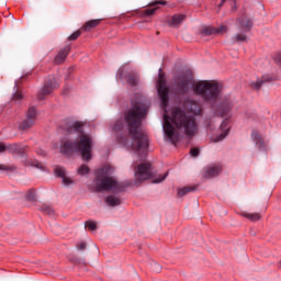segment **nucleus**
Masks as SVG:
<instances>
[{
    "label": "nucleus",
    "instance_id": "nucleus-37",
    "mask_svg": "<svg viewBox=\"0 0 281 281\" xmlns=\"http://www.w3.org/2000/svg\"><path fill=\"white\" fill-rule=\"evenodd\" d=\"M41 211L43 212V214H48V216L54 215V209H52L50 206H42Z\"/></svg>",
    "mask_w": 281,
    "mask_h": 281
},
{
    "label": "nucleus",
    "instance_id": "nucleus-27",
    "mask_svg": "<svg viewBox=\"0 0 281 281\" xmlns=\"http://www.w3.org/2000/svg\"><path fill=\"white\" fill-rule=\"evenodd\" d=\"M90 172H91V169L87 165H81L77 170V173L80 175V177H85Z\"/></svg>",
    "mask_w": 281,
    "mask_h": 281
},
{
    "label": "nucleus",
    "instance_id": "nucleus-15",
    "mask_svg": "<svg viewBox=\"0 0 281 281\" xmlns=\"http://www.w3.org/2000/svg\"><path fill=\"white\" fill-rule=\"evenodd\" d=\"M70 52H71V46L69 45L61 48L54 58L55 65H63V63L67 60V56H69Z\"/></svg>",
    "mask_w": 281,
    "mask_h": 281
},
{
    "label": "nucleus",
    "instance_id": "nucleus-12",
    "mask_svg": "<svg viewBox=\"0 0 281 281\" xmlns=\"http://www.w3.org/2000/svg\"><path fill=\"white\" fill-rule=\"evenodd\" d=\"M61 128L66 135H74V133H79L82 135V133H85V124L78 121L74 123H66L61 126Z\"/></svg>",
    "mask_w": 281,
    "mask_h": 281
},
{
    "label": "nucleus",
    "instance_id": "nucleus-46",
    "mask_svg": "<svg viewBox=\"0 0 281 281\" xmlns=\"http://www.w3.org/2000/svg\"><path fill=\"white\" fill-rule=\"evenodd\" d=\"M12 100H23V94L19 93V92H14Z\"/></svg>",
    "mask_w": 281,
    "mask_h": 281
},
{
    "label": "nucleus",
    "instance_id": "nucleus-33",
    "mask_svg": "<svg viewBox=\"0 0 281 281\" xmlns=\"http://www.w3.org/2000/svg\"><path fill=\"white\" fill-rule=\"evenodd\" d=\"M86 227H88V229H90V232H95V229H98V224H95V222L89 220L88 222H86Z\"/></svg>",
    "mask_w": 281,
    "mask_h": 281
},
{
    "label": "nucleus",
    "instance_id": "nucleus-34",
    "mask_svg": "<svg viewBox=\"0 0 281 281\" xmlns=\"http://www.w3.org/2000/svg\"><path fill=\"white\" fill-rule=\"evenodd\" d=\"M69 261L72 263V265H85V259H80L76 256H72L69 258Z\"/></svg>",
    "mask_w": 281,
    "mask_h": 281
},
{
    "label": "nucleus",
    "instance_id": "nucleus-6",
    "mask_svg": "<svg viewBox=\"0 0 281 281\" xmlns=\"http://www.w3.org/2000/svg\"><path fill=\"white\" fill-rule=\"evenodd\" d=\"M157 85V93L158 98H160L161 106L167 109L168 103L170 102V88L166 83V76L164 75V69L161 68H159Z\"/></svg>",
    "mask_w": 281,
    "mask_h": 281
},
{
    "label": "nucleus",
    "instance_id": "nucleus-26",
    "mask_svg": "<svg viewBox=\"0 0 281 281\" xmlns=\"http://www.w3.org/2000/svg\"><path fill=\"white\" fill-rule=\"evenodd\" d=\"M195 190L196 186L180 188L178 189V196H186V194H189V192H194Z\"/></svg>",
    "mask_w": 281,
    "mask_h": 281
},
{
    "label": "nucleus",
    "instance_id": "nucleus-21",
    "mask_svg": "<svg viewBox=\"0 0 281 281\" xmlns=\"http://www.w3.org/2000/svg\"><path fill=\"white\" fill-rule=\"evenodd\" d=\"M100 23H102V19L89 20L88 22H86L82 30H85V32H91V30H94V27H98Z\"/></svg>",
    "mask_w": 281,
    "mask_h": 281
},
{
    "label": "nucleus",
    "instance_id": "nucleus-23",
    "mask_svg": "<svg viewBox=\"0 0 281 281\" xmlns=\"http://www.w3.org/2000/svg\"><path fill=\"white\" fill-rule=\"evenodd\" d=\"M7 150L11 153V155H23V149H21L19 144L7 145Z\"/></svg>",
    "mask_w": 281,
    "mask_h": 281
},
{
    "label": "nucleus",
    "instance_id": "nucleus-50",
    "mask_svg": "<svg viewBox=\"0 0 281 281\" xmlns=\"http://www.w3.org/2000/svg\"><path fill=\"white\" fill-rule=\"evenodd\" d=\"M40 155L45 156V155H47V153H45L44 150H41Z\"/></svg>",
    "mask_w": 281,
    "mask_h": 281
},
{
    "label": "nucleus",
    "instance_id": "nucleus-39",
    "mask_svg": "<svg viewBox=\"0 0 281 281\" xmlns=\"http://www.w3.org/2000/svg\"><path fill=\"white\" fill-rule=\"evenodd\" d=\"M151 271H154L155 273H160L161 272V265L154 262L151 263Z\"/></svg>",
    "mask_w": 281,
    "mask_h": 281
},
{
    "label": "nucleus",
    "instance_id": "nucleus-43",
    "mask_svg": "<svg viewBox=\"0 0 281 281\" xmlns=\"http://www.w3.org/2000/svg\"><path fill=\"white\" fill-rule=\"evenodd\" d=\"M0 170H4V171H12V170H16V167L14 166H5V165H0Z\"/></svg>",
    "mask_w": 281,
    "mask_h": 281
},
{
    "label": "nucleus",
    "instance_id": "nucleus-51",
    "mask_svg": "<svg viewBox=\"0 0 281 281\" xmlns=\"http://www.w3.org/2000/svg\"><path fill=\"white\" fill-rule=\"evenodd\" d=\"M16 87H19V83L15 81V86H14V89H16Z\"/></svg>",
    "mask_w": 281,
    "mask_h": 281
},
{
    "label": "nucleus",
    "instance_id": "nucleus-3",
    "mask_svg": "<svg viewBox=\"0 0 281 281\" xmlns=\"http://www.w3.org/2000/svg\"><path fill=\"white\" fill-rule=\"evenodd\" d=\"M113 167L110 165H104L99 169L94 170V190L95 192H124L128 186H132L131 182H119L117 180L111 177L113 175Z\"/></svg>",
    "mask_w": 281,
    "mask_h": 281
},
{
    "label": "nucleus",
    "instance_id": "nucleus-11",
    "mask_svg": "<svg viewBox=\"0 0 281 281\" xmlns=\"http://www.w3.org/2000/svg\"><path fill=\"white\" fill-rule=\"evenodd\" d=\"M232 109H234V101L229 98H224L215 108V112L221 117H227L229 113H232Z\"/></svg>",
    "mask_w": 281,
    "mask_h": 281
},
{
    "label": "nucleus",
    "instance_id": "nucleus-2",
    "mask_svg": "<svg viewBox=\"0 0 281 281\" xmlns=\"http://www.w3.org/2000/svg\"><path fill=\"white\" fill-rule=\"evenodd\" d=\"M172 124H175L176 128H183V133L188 137H194L199 131L196 117H194V115L188 114V112L181 108H176L172 111L171 116L165 114L162 128L166 137L173 144V146H177L179 143V132H177Z\"/></svg>",
    "mask_w": 281,
    "mask_h": 281
},
{
    "label": "nucleus",
    "instance_id": "nucleus-29",
    "mask_svg": "<svg viewBox=\"0 0 281 281\" xmlns=\"http://www.w3.org/2000/svg\"><path fill=\"white\" fill-rule=\"evenodd\" d=\"M244 216L251 221L252 223H256V221H260L259 213H246Z\"/></svg>",
    "mask_w": 281,
    "mask_h": 281
},
{
    "label": "nucleus",
    "instance_id": "nucleus-10",
    "mask_svg": "<svg viewBox=\"0 0 281 281\" xmlns=\"http://www.w3.org/2000/svg\"><path fill=\"white\" fill-rule=\"evenodd\" d=\"M116 79L117 80H126L130 87H137L139 85V75L137 72H128L124 75V68H119L116 71Z\"/></svg>",
    "mask_w": 281,
    "mask_h": 281
},
{
    "label": "nucleus",
    "instance_id": "nucleus-1",
    "mask_svg": "<svg viewBox=\"0 0 281 281\" xmlns=\"http://www.w3.org/2000/svg\"><path fill=\"white\" fill-rule=\"evenodd\" d=\"M150 101L142 95H136L131 108L124 112L123 120H117L113 124V131L116 133V142L126 148L134 150H147L148 136L142 132V122L148 115Z\"/></svg>",
    "mask_w": 281,
    "mask_h": 281
},
{
    "label": "nucleus",
    "instance_id": "nucleus-45",
    "mask_svg": "<svg viewBox=\"0 0 281 281\" xmlns=\"http://www.w3.org/2000/svg\"><path fill=\"white\" fill-rule=\"evenodd\" d=\"M201 150L199 148H191L190 149V155L191 157H196L198 155H200Z\"/></svg>",
    "mask_w": 281,
    "mask_h": 281
},
{
    "label": "nucleus",
    "instance_id": "nucleus-19",
    "mask_svg": "<svg viewBox=\"0 0 281 281\" xmlns=\"http://www.w3.org/2000/svg\"><path fill=\"white\" fill-rule=\"evenodd\" d=\"M222 171L223 168H221V166L210 167L204 172V177L205 179H212L213 177H218V175H221Z\"/></svg>",
    "mask_w": 281,
    "mask_h": 281
},
{
    "label": "nucleus",
    "instance_id": "nucleus-28",
    "mask_svg": "<svg viewBox=\"0 0 281 281\" xmlns=\"http://www.w3.org/2000/svg\"><path fill=\"white\" fill-rule=\"evenodd\" d=\"M27 164L33 168H37V170H45V166H43L38 160H29Z\"/></svg>",
    "mask_w": 281,
    "mask_h": 281
},
{
    "label": "nucleus",
    "instance_id": "nucleus-30",
    "mask_svg": "<svg viewBox=\"0 0 281 281\" xmlns=\"http://www.w3.org/2000/svg\"><path fill=\"white\" fill-rule=\"evenodd\" d=\"M54 175H55V177H58L59 179H63V178L66 177V176H65V169L61 168V167L55 168V169H54Z\"/></svg>",
    "mask_w": 281,
    "mask_h": 281
},
{
    "label": "nucleus",
    "instance_id": "nucleus-14",
    "mask_svg": "<svg viewBox=\"0 0 281 281\" xmlns=\"http://www.w3.org/2000/svg\"><path fill=\"white\" fill-rule=\"evenodd\" d=\"M184 109L193 113V115H201V104L192 99H186L183 103Z\"/></svg>",
    "mask_w": 281,
    "mask_h": 281
},
{
    "label": "nucleus",
    "instance_id": "nucleus-24",
    "mask_svg": "<svg viewBox=\"0 0 281 281\" xmlns=\"http://www.w3.org/2000/svg\"><path fill=\"white\" fill-rule=\"evenodd\" d=\"M186 21V14H175L169 21V25H181Z\"/></svg>",
    "mask_w": 281,
    "mask_h": 281
},
{
    "label": "nucleus",
    "instance_id": "nucleus-48",
    "mask_svg": "<svg viewBox=\"0 0 281 281\" xmlns=\"http://www.w3.org/2000/svg\"><path fill=\"white\" fill-rule=\"evenodd\" d=\"M7 146L3 143H0V153H5Z\"/></svg>",
    "mask_w": 281,
    "mask_h": 281
},
{
    "label": "nucleus",
    "instance_id": "nucleus-49",
    "mask_svg": "<svg viewBox=\"0 0 281 281\" xmlns=\"http://www.w3.org/2000/svg\"><path fill=\"white\" fill-rule=\"evenodd\" d=\"M223 5H225V2H223V0H221L218 8H223Z\"/></svg>",
    "mask_w": 281,
    "mask_h": 281
},
{
    "label": "nucleus",
    "instance_id": "nucleus-44",
    "mask_svg": "<svg viewBox=\"0 0 281 281\" xmlns=\"http://www.w3.org/2000/svg\"><path fill=\"white\" fill-rule=\"evenodd\" d=\"M63 179V183L64 186H71V183H74V180H71L70 178H68L67 176H65Z\"/></svg>",
    "mask_w": 281,
    "mask_h": 281
},
{
    "label": "nucleus",
    "instance_id": "nucleus-35",
    "mask_svg": "<svg viewBox=\"0 0 281 281\" xmlns=\"http://www.w3.org/2000/svg\"><path fill=\"white\" fill-rule=\"evenodd\" d=\"M159 10V8L146 9L143 11V15L145 16H153Z\"/></svg>",
    "mask_w": 281,
    "mask_h": 281
},
{
    "label": "nucleus",
    "instance_id": "nucleus-38",
    "mask_svg": "<svg viewBox=\"0 0 281 281\" xmlns=\"http://www.w3.org/2000/svg\"><path fill=\"white\" fill-rule=\"evenodd\" d=\"M82 32L80 30L75 31L69 37L68 41H77L80 37Z\"/></svg>",
    "mask_w": 281,
    "mask_h": 281
},
{
    "label": "nucleus",
    "instance_id": "nucleus-31",
    "mask_svg": "<svg viewBox=\"0 0 281 281\" xmlns=\"http://www.w3.org/2000/svg\"><path fill=\"white\" fill-rule=\"evenodd\" d=\"M26 201H36V193L34 192V189H30L27 193L25 194Z\"/></svg>",
    "mask_w": 281,
    "mask_h": 281
},
{
    "label": "nucleus",
    "instance_id": "nucleus-8",
    "mask_svg": "<svg viewBox=\"0 0 281 281\" xmlns=\"http://www.w3.org/2000/svg\"><path fill=\"white\" fill-rule=\"evenodd\" d=\"M191 79L188 75H179L173 79V88L180 95H186L190 91Z\"/></svg>",
    "mask_w": 281,
    "mask_h": 281
},
{
    "label": "nucleus",
    "instance_id": "nucleus-36",
    "mask_svg": "<svg viewBox=\"0 0 281 281\" xmlns=\"http://www.w3.org/2000/svg\"><path fill=\"white\" fill-rule=\"evenodd\" d=\"M168 2L166 0H155L149 3L150 8H155V5H167Z\"/></svg>",
    "mask_w": 281,
    "mask_h": 281
},
{
    "label": "nucleus",
    "instance_id": "nucleus-52",
    "mask_svg": "<svg viewBox=\"0 0 281 281\" xmlns=\"http://www.w3.org/2000/svg\"><path fill=\"white\" fill-rule=\"evenodd\" d=\"M38 100H43V95H38Z\"/></svg>",
    "mask_w": 281,
    "mask_h": 281
},
{
    "label": "nucleus",
    "instance_id": "nucleus-41",
    "mask_svg": "<svg viewBox=\"0 0 281 281\" xmlns=\"http://www.w3.org/2000/svg\"><path fill=\"white\" fill-rule=\"evenodd\" d=\"M76 249L78 251H85V249H87V241H80L79 244H77Z\"/></svg>",
    "mask_w": 281,
    "mask_h": 281
},
{
    "label": "nucleus",
    "instance_id": "nucleus-4",
    "mask_svg": "<svg viewBox=\"0 0 281 281\" xmlns=\"http://www.w3.org/2000/svg\"><path fill=\"white\" fill-rule=\"evenodd\" d=\"M93 148V138L89 135H81L79 142L66 140L60 145L61 155L71 157L74 153H80L83 161H89L92 157L91 150Z\"/></svg>",
    "mask_w": 281,
    "mask_h": 281
},
{
    "label": "nucleus",
    "instance_id": "nucleus-32",
    "mask_svg": "<svg viewBox=\"0 0 281 281\" xmlns=\"http://www.w3.org/2000/svg\"><path fill=\"white\" fill-rule=\"evenodd\" d=\"M234 38H235L236 43H244V41H247V34L237 33Z\"/></svg>",
    "mask_w": 281,
    "mask_h": 281
},
{
    "label": "nucleus",
    "instance_id": "nucleus-18",
    "mask_svg": "<svg viewBox=\"0 0 281 281\" xmlns=\"http://www.w3.org/2000/svg\"><path fill=\"white\" fill-rule=\"evenodd\" d=\"M222 133L216 137V142H223L229 135V120L226 119L221 124Z\"/></svg>",
    "mask_w": 281,
    "mask_h": 281
},
{
    "label": "nucleus",
    "instance_id": "nucleus-5",
    "mask_svg": "<svg viewBox=\"0 0 281 281\" xmlns=\"http://www.w3.org/2000/svg\"><path fill=\"white\" fill-rule=\"evenodd\" d=\"M223 86L216 82L203 81L195 83L193 91L196 95H201L204 102H216L221 98Z\"/></svg>",
    "mask_w": 281,
    "mask_h": 281
},
{
    "label": "nucleus",
    "instance_id": "nucleus-17",
    "mask_svg": "<svg viewBox=\"0 0 281 281\" xmlns=\"http://www.w3.org/2000/svg\"><path fill=\"white\" fill-rule=\"evenodd\" d=\"M273 80H276V77L270 76V75H263L257 81H252L250 83V87H252V89H256V91H258V89H260V87H262V85H267V82H273Z\"/></svg>",
    "mask_w": 281,
    "mask_h": 281
},
{
    "label": "nucleus",
    "instance_id": "nucleus-16",
    "mask_svg": "<svg viewBox=\"0 0 281 281\" xmlns=\"http://www.w3.org/2000/svg\"><path fill=\"white\" fill-rule=\"evenodd\" d=\"M237 23L244 32H251V29L254 27V20L247 16L238 18Z\"/></svg>",
    "mask_w": 281,
    "mask_h": 281
},
{
    "label": "nucleus",
    "instance_id": "nucleus-22",
    "mask_svg": "<svg viewBox=\"0 0 281 281\" xmlns=\"http://www.w3.org/2000/svg\"><path fill=\"white\" fill-rule=\"evenodd\" d=\"M105 203L110 205V207H115V205H122V200L120 198H115V195H108L104 199Z\"/></svg>",
    "mask_w": 281,
    "mask_h": 281
},
{
    "label": "nucleus",
    "instance_id": "nucleus-9",
    "mask_svg": "<svg viewBox=\"0 0 281 281\" xmlns=\"http://www.w3.org/2000/svg\"><path fill=\"white\" fill-rule=\"evenodd\" d=\"M36 106L29 108L26 112V119L21 121L19 124V131H30V128H32L36 122Z\"/></svg>",
    "mask_w": 281,
    "mask_h": 281
},
{
    "label": "nucleus",
    "instance_id": "nucleus-20",
    "mask_svg": "<svg viewBox=\"0 0 281 281\" xmlns=\"http://www.w3.org/2000/svg\"><path fill=\"white\" fill-rule=\"evenodd\" d=\"M251 139L255 142L256 146H258L259 150H265V139H262L260 133H258L257 131H252Z\"/></svg>",
    "mask_w": 281,
    "mask_h": 281
},
{
    "label": "nucleus",
    "instance_id": "nucleus-7",
    "mask_svg": "<svg viewBox=\"0 0 281 281\" xmlns=\"http://www.w3.org/2000/svg\"><path fill=\"white\" fill-rule=\"evenodd\" d=\"M150 168H153V165H150V162H143L134 168L136 177L135 186H142L144 181L153 179V172L150 171Z\"/></svg>",
    "mask_w": 281,
    "mask_h": 281
},
{
    "label": "nucleus",
    "instance_id": "nucleus-25",
    "mask_svg": "<svg viewBox=\"0 0 281 281\" xmlns=\"http://www.w3.org/2000/svg\"><path fill=\"white\" fill-rule=\"evenodd\" d=\"M201 36H212L216 34V27L206 26L200 31Z\"/></svg>",
    "mask_w": 281,
    "mask_h": 281
},
{
    "label": "nucleus",
    "instance_id": "nucleus-40",
    "mask_svg": "<svg viewBox=\"0 0 281 281\" xmlns=\"http://www.w3.org/2000/svg\"><path fill=\"white\" fill-rule=\"evenodd\" d=\"M225 32H227L226 25H221L218 27H215V34H225Z\"/></svg>",
    "mask_w": 281,
    "mask_h": 281
},
{
    "label": "nucleus",
    "instance_id": "nucleus-42",
    "mask_svg": "<svg viewBox=\"0 0 281 281\" xmlns=\"http://www.w3.org/2000/svg\"><path fill=\"white\" fill-rule=\"evenodd\" d=\"M168 178V172L164 173L162 176L156 178L154 180V183H161V181H166V179Z\"/></svg>",
    "mask_w": 281,
    "mask_h": 281
},
{
    "label": "nucleus",
    "instance_id": "nucleus-47",
    "mask_svg": "<svg viewBox=\"0 0 281 281\" xmlns=\"http://www.w3.org/2000/svg\"><path fill=\"white\" fill-rule=\"evenodd\" d=\"M232 12H236L238 10V5L236 4V0H233V5L231 7Z\"/></svg>",
    "mask_w": 281,
    "mask_h": 281
},
{
    "label": "nucleus",
    "instance_id": "nucleus-13",
    "mask_svg": "<svg viewBox=\"0 0 281 281\" xmlns=\"http://www.w3.org/2000/svg\"><path fill=\"white\" fill-rule=\"evenodd\" d=\"M54 89H58V82H56V78L47 77L42 88V95H49Z\"/></svg>",
    "mask_w": 281,
    "mask_h": 281
}]
</instances>
